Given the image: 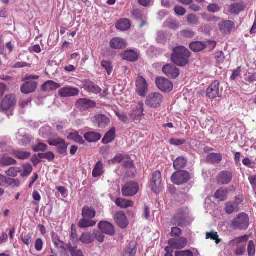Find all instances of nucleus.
Wrapping results in <instances>:
<instances>
[{"label": "nucleus", "mask_w": 256, "mask_h": 256, "mask_svg": "<svg viewBox=\"0 0 256 256\" xmlns=\"http://www.w3.org/2000/svg\"><path fill=\"white\" fill-rule=\"evenodd\" d=\"M190 57V51L183 46H178L174 48L171 58L176 66H184L188 64Z\"/></svg>", "instance_id": "nucleus-1"}, {"label": "nucleus", "mask_w": 256, "mask_h": 256, "mask_svg": "<svg viewBox=\"0 0 256 256\" xmlns=\"http://www.w3.org/2000/svg\"><path fill=\"white\" fill-rule=\"evenodd\" d=\"M230 226L234 230H245L249 226V217L245 212L237 214L230 222Z\"/></svg>", "instance_id": "nucleus-2"}, {"label": "nucleus", "mask_w": 256, "mask_h": 256, "mask_svg": "<svg viewBox=\"0 0 256 256\" xmlns=\"http://www.w3.org/2000/svg\"><path fill=\"white\" fill-rule=\"evenodd\" d=\"M16 104L14 96L10 94L6 96L2 100L0 108L2 111L9 116L13 114L12 110Z\"/></svg>", "instance_id": "nucleus-3"}, {"label": "nucleus", "mask_w": 256, "mask_h": 256, "mask_svg": "<svg viewBox=\"0 0 256 256\" xmlns=\"http://www.w3.org/2000/svg\"><path fill=\"white\" fill-rule=\"evenodd\" d=\"M164 98L161 94L158 92L150 94L146 98V104L152 108H158L162 104Z\"/></svg>", "instance_id": "nucleus-4"}, {"label": "nucleus", "mask_w": 256, "mask_h": 256, "mask_svg": "<svg viewBox=\"0 0 256 256\" xmlns=\"http://www.w3.org/2000/svg\"><path fill=\"white\" fill-rule=\"evenodd\" d=\"M190 179V173L186 170H178L174 172L171 176L172 183L180 185L186 183Z\"/></svg>", "instance_id": "nucleus-5"}, {"label": "nucleus", "mask_w": 256, "mask_h": 256, "mask_svg": "<svg viewBox=\"0 0 256 256\" xmlns=\"http://www.w3.org/2000/svg\"><path fill=\"white\" fill-rule=\"evenodd\" d=\"M243 202L242 196H237L234 201H229L225 204V212L227 214H230L234 212H238L240 210V205Z\"/></svg>", "instance_id": "nucleus-6"}, {"label": "nucleus", "mask_w": 256, "mask_h": 256, "mask_svg": "<svg viewBox=\"0 0 256 256\" xmlns=\"http://www.w3.org/2000/svg\"><path fill=\"white\" fill-rule=\"evenodd\" d=\"M48 142L50 146H56L57 152L58 154H67L68 144L66 143L63 139L59 138H50L48 140Z\"/></svg>", "instance_id": "nucleus-7"}, {"label": "nucleus", "mask_w": 256, "mask_h": 256, "mask_svg": "<svg viewBox=\"0 0 256 256\" xmlns=\"http://www.w3.org/2000/svg\"><path fill=\"white\" fill-rule=\"evenodd\" d=\"M136 92L138 96H145L148 91V85L146 79L138 76L136 81Z\"/></svg>", "instance_id": "nucleus-8"}, {"label": "nucleus", "mask_w": 256, "mask_h": 256, "mask_svg": "<svg viewBox=\"0 0 256 256\" xmlns=\"http://www.w3.org/2000/svg\"><path fill=\"white\" fill-rule=\"evenodd\" d=\"M139 186L137 183L130 182L126 184L122 188V195L125 196H134L138 190Z\"/></svg>", "instance_id": "nucleus-9"}, {"label": "nucleus", "mask_w": 256, "mask_h": 256, "mask_svg": "<svg viewBox=\"0 0 256 256\" xmlns=\"http://www.w3.org/2000/svg\"><path fill=\"white\" fill-rule=\"evenodd\" d=\"M152 190L156 193H159L162 188V176L159 170L154 172L150 183Z\"/></svg>", "instance_id": "nucleus-10"}, {"label": "nucleus", "mask_w": 256, "mask_h": 256, "mask_svg": "<svg viewBox=\"0 0 256 256\" xmlns=\"http://www.w3.org/2000/svg\"><path fill=\"white\" fill-rule=\"evenodd\" d=\"M219 86L220 82L217 80H214L206 90V96L211 99L220 97Z\"/></svg>", "instance_id": "nucleus-11"}, {"label": "nucleus", "mask_w": 256, "mask_h": 256, "mask_svg": "<svg viewBox=\"0 0 256 256\" xmlns=\"http://www.w3.org/2000/svg\"><path fill=\"white\" fill-rule=\"evenodd\" d=\"M156 83L158 88L164 92H169L172 90V82L168 80L160 77L156 78Z\"/></svg>", "instance_id": "nucleus-12"}, {"label": "nucleus", "mask_w": 256, "mask_h": 256, "mask_svg": "<svg viewBox=\"0 0 256 256\" xmlns=\"http://www.w3.org/2000/svg\"><path fill=\"white\" fill-rule=\"evenodd\" d=\"M220 32L224 34H230L235 28V24L232 20H224L218 24Z\"/></svg>", "instance_id": "nucleus-13"}, {"label": "nucleus", "mask_w": 256, "mask_h": 256, "mask_svg": "<svg viewBox=\"0 0 256 256\" xmlns=\"http://www.w3.org/2000/svg\"><path fill=\"white\" fill-rule=\"evenodd\" d=\"M77 107L82 111L92 108L96 106V103L87 98L79 99L76 102Z\"/></svg>", "instance_id": "nucleus-14"}, {"label": "nucleus", "mask_w": 256, "mask_h": 256, "mask_svg": "<svg viewBox=\"0 0 256 256\" xmlns=\"http://www.w3.org/2000/svg\"><path fill=\"white\" fill-rule=\"evenodd\" d=\"M188 242L185 238L181 237L180 238H170L168 241V244L176 250H181L187 245Z\"/></svg>", "instance_id": "nucleus-15"}, {"label": "nucleus", "mask_w": 256, "mask_h": 256, "mask_svg": "<svg viewBox=\"0 0 256 256\" xmlns=\"http://www.w3.org/2000/svg\"><path fill=\"white\" fill-rule=\"evenodd\" d=\"M162 72L168 77L176 78L180 75V72L175 66L171 64H167L162 68Z\"/></svg>", "instance_id": "nucleus-16"}, {"label": "nucleus", "mask_w": 256, "mask_h": 256, "mask_svg": "<svg viewBox=\"0 0 256 256\" xmlns=\"http://www.w3.org/2000/svg\"><path fill=\"white\" fill-rule=\"evenodd\" d=\"M98 228L100 231L108 235L112 236L115 233L113 225L106 221H101L98 224Z\"/></svg>", "instance_id": "nucleus-17"}, {"label": "nucleus", "mask_w": 256, "mask_h": 256, "mask_svg": "<svg viewBox=\"0 0 256 256\" xmlns=\"http://www.w3.org/2000/svg\"><path fill=\"white\" fill-rule=\"evenodd\" d=\"M114 219L116 224L122 228H125L128 224V220L125 214L122 211L116 212Z\"/></svg>", "instance_id": "nucleus-18"}, {"label": "nucleus", "mask_w": 256, "mask_h": 256, "mask_svg": "<svg viewBox=\"0 0 256 256\" xmlns=\"http://www.w3.org/2000/svg\"><path fill=\"white\" fill-rule=\"evenodd\" d=\"M140 52L138 50H130L124 51L121 55L123 60L134 62L138 60Z\"/></svg>", "instance_id": "nucleus-19"}, {"label": "nucleus", "mask_w": 256, "mask_h": 256, "mask_svg": "<svg viewBox=\"0 0 256 256\" xmlns=\"http://www.w3.org/2000/svg\"><path fill=\"white\" fill-rule=\"evenodd\" d=\"M188 214L186 210H180L176 214L174 218V223L180 226H182L185 224V221L188 217Z\"/></svg>", "instance_id": "nucleus-20"}, {"label": "nucleus", "mask_w": 256, "mask_h": 256, "mask_svg": "<svg viewBox=\"0 0 256 256\" xmlns=\"http://www.w3.org/2000/svg\"><path fill=\"white\" fill-rule=\"evenodd\" d=\"M144 104L138 102L136 107L130 114V118L134 120H140L144 115Z\"/></svg>", "instance_id": "nucleus-21"}, {"label": "nucleus", "mask_w": 256, "mask_h": 256, "mask_svg": "<svg viewBox=\"0 0 256 256\" xmlns=\"http://www.w3.org/2000/svg\"><path fill=\"white\" fill-rule=\"evenodd\" d=\"M79 90L76 88L70 86L66 87L60 89L58 91V94L62 97L72 96L78 94Z\"/></svg>", "instance_id": "nucleus-22"}, {"label": "nucleus", "mask_w": 256, "mask_h": 256, "mask_svg": "<svg viewBox=\"0 0 256 256\" xmlns=\"http://www.w3.org/2000/svg\"><path fill=\"white\" fill-rule=\"evenodd\" d=\"M127 42L124 39L116 37L113 38L110 42V46L114 49H122L125 48Z\"/></svg>", "instance_id": "nucleus-23"}, {"label": "nucleus", "mask_w": 256, "mask_h": 256, "mask_svg": "<svg viewBox=\"0 0 256 256\" xmlns=\"http://www.w3.org/2000/svg\"><path fill=\"white\" fill-rule=\"evenodd\" d=\"M38 86L37 82L30 81L25 82L21 87V91L25 94H30L35 91Z\"/></svg>", "instance_id": "nucleus-24"}, {"label": "nucleus", "mask_w": 256, "mask_h": 256, "mask_svg": "<svg viewBox=\"0 0 256 256\" xmlns=\"http://www.w3.org/2000/svg\"><path fill=\"white\" fill-rule=\"evenodd\" d=\"M232 178V172L228 171H222L220 173L218 180L222 184H226L231 182Z\"/></svg>", "instance_id": "nucleus-25"}, {"label": "nucleus", "mask_w": 256, "mask_h": 256, "mask_svg": "<svg viewBox=\"0 0 256 256\" xmlns=\"http://www.w3.org/2000/svg\"><path fill=\"white\" fill-rule=\"evenodd\" d=\"M84 88L88 92L94 94H98L101 91V88L98 86L90 81L86 82Z\"/></svg>", "instance_id": "nucleus-26"}, {"label": "nucleus", "mask_w": 256, "mask_h": 256, "mask_svg": "<svg viewBox=\"0 0 256 256\" xmlns=\"http://www.w3.org/2000/svg\"><path fill=\"white\" fill-rule=\"evenodd\" d=\"M116 205L121 208H126L128 207L133 206L134 202L130 200L122 198H117L115 200Z\"/></svg>", "instance_id": "nucleus-27"}, {"label": "nucleus", "mask_w": 256, "mask_h": 256, "mask_svg": "<svg viewBox=\"0 0 256 256\" xmlns=\"http://www.w3.org/2000/svg\"><path fill=\"white\" fill-rule=\"evenodd\" d=\"M96 122L100 128H104L110 123V119L104 114H98L96 116Z\"/></svg>", "instance_id": "nucleus-28"}, {"label": "nucleus", "mask_w": 256, "mask_h": 256, "mask_svg": "<svg viewBox=\"0 0 256 256\" xmlns=\"http://www.w3.org/2000/svg\"><path fill=\"white\" fill-rule=\"evenodd\" d=\"M60 87V85L52 80H48L43 84L42 89L44 92L56 90Z\"/></svg>", "instance_id": "nucleus-29"}, {"label": "nucleus", "mask_w": 256, "mask_h": 256, "mask_svg": "<svg viewBox=\"0 0 256 256\" xmlns=\"http://www.w3.org/2000/svg\"><path fill=\"white\" fill-rule=\"evenodd\" d=\"M96 210L92 208L84 206L82 210V216L83 218H86L92 220L96 216Z\"/></svg>", "instance_id": "nucleus-30"}, {"label": "nucleus", "mask_w": 256, "mask_h": 256, "mask_svg": "<svg viewBox=\"0 0 256 256\" xmlns=\"http://www.w3.org/2000/svg\"><path fill=\"white\" fill-rule=\"evenodd\" d=\"M84 138L88 142H96L101 138V135L94 132H86L84 135Z\"/></svg>", "instance_id": "nucleus-31"}, {"label": "nucleus", "mask_w": 256, "mask_h": 256, "mask_svg": "<svg viewBox=\"0 0 256 256\" xmlns=\"http://www.w3.org/2000/svg\"><path fill=\"white\" fill-rule=\"evenodd\" d=\"M206 47L205 42H194L190 44V50L194 52H198L204 50Z\"/></svg>", "instance_id": "nucleus-32"}, {"label": "nucleus", "mask_w": 256, "mask_h": 256, "mask_svg": "<svg viewBox=\"0 0 256 256\" xmlns=\"http://www.w3.org/2000/svg\"><path fill=\"white\" fill-rule=\"evenodd\" d=\"M130 21L126 18L120 20L116 24V28L122 31L127 30L130 28Z\"/></svg>", "instance_id": "nucleus-33"}, {"label": "nucleus", "mask_w": 256, "mask_h": 256, "mask_svg": "<svg viewBox=\"0 0 256 256\" xmlns=\"http://www.w3.org/2000/svg\"><path fill=\"white\" fill-rule=\"evenodd\" d=\"M136 246L135 242H130L124 250L123 256H135L136 252Z\"/></svg>", "instance_id": "nucleus-34"}, {"label": "nucleus", "mask_w": 256, "mask_h": 256, "mask_svg": "<svg viewBox=\"0 0 256 256\" xmlns=\"http://www.w3.org/2000/svg\"><path fill=\"white\" fill-rule=\"evenodd\" d=\"M96 224V222L90 219L83 218H82L78 223V226L80 228H84L88 227L94 226Z\"/></svg>", "instance_id": "nucleus-35"}, {"label": "nucleus", "mask_w": 256, "mask_h": 256, "mask_svg": "<svg viewBox=\"0 0 256 256\" xmlns=\"http://www.w3.org/2000/svg\"><path fill=\"white\" fill-rule=\"evenodd\" d=\"M116 130L114 128H111L105 135L102 140L104 144H108L112 142L115 138Z\"/></svg>", "instance_id": "nucleus-36"}, {"label": "nucleus", "mask_w": 256, "mask_h": 256, "mask_svg": "<svg viewBox=\"0 0 256 256\" xmlns=\"http://www.w3.org/2000/svg\"><path fill=\"white\" fill-rule=\"evenodd\" d=\"M80 240L84 244H90L94 241V236L90 232H84L80 238Z\"/></svg>", "instance_id": "nucleus-37"}, {"label": "nucleus", "mask_w": 256, "mask_h": 256, "mask_svg": "<svg viewBox=\"0 0 256 256\" xmlns=\"http://www.w3.org/2000/svg\"><path fill=\"white\" fill-rule=\"evenodd\" d=\"M67 138L68 140H72L80 144L84 143V140H83L82 138L79 135L78 132L76 130H72L69 134Z\"/></svg>", "instance_id": "nucleus-38"}, {"label": "nucleus", "mask_w": 256, "mask_h": 256, "mask_svg": "<svg viewBox=\"0 0 256 256\" xmlns=\"http://www.w3.org/2000/svg\"><path fill=\"white\" fill-rule=\"evenodd\" d=\"M244 8V6L243 3H235L232 4L230 6V12L231 14H238Z\"/></svg>", "instance_id": "nucleus-39"}, {"label": "nucleus", "mask_w": 256, "mask_h": 256, "mask_svg": "<svg viewBox=\"0 0 256 256\" xmlns=\"http://www.w3.org/2000/svg\"><path fill=\"white\" fill-rule=\"evenodd\" d=\"M187 163V160L182 156L178 158L174 162V168L176 170L184 168Z\"/></svg>", "instance_id": "nucleus-40"}, {"label": "nucleus", "mask_w": 256, "mask_h": 256, "mask_svg": "<svg viewBox=\"0 0 256 256\" xmlns=\"http://www.w3.org/2000/svg\"><path fill=\"white\" fill-rule=\"evenodd\" d=\"M222 160V156L220 154L212 153L206 157V161L212 164L219 163Z\"/></svg>", "instance_id": "nucleus-41"}, {"label": "nucleus", "mask_w": 256, "mask_h": 256, "mask_svg": "<svg viewBox=\"0 0 256 256\" xmlns=\"http://www.w3.org/2000/svg\"><path fill=\"white\" fill-rule=\"evenodd\" d=\"M164 26L165 28L176 30L180 28V24L176 20L169 19L164 22Z\"/></svg>", "instance_id": "nucleus-42"}, {"label": "nucleus", "mask_w": 256, "mask_h": 256, "mask_svg": "<svg viewBox=\"0 0 256 256\" xmlns=\"http://www.w3.org/2000/svg\"><path fill=\"white\" fill-rule=\"evenodd\" d=\"M186 20L188 24L197 26L200 24V18L195 14H190L186 16Z\"/></svg>", "instance_id": "nucleus-43"}, {"label": "nucleus", "mask_w": 256, "mask_h": 256, "mask_svg": "<svg viewBox=\"0 0 256 256\" xmlns=\"http://www.w3.org/2000/svg\"><path fill=\"white\" fill-rule=\"evenodd\" d=\"M102 164L100 161H98L95 166L93 171L92 176L94 177L100 176L104 172Z\"/></svg>", "instance_id": "nucleus-44"}, {"label": "nucleus", "mask_w": 256, "mask_h": 256, "mask_svg": "<svg viewBox=\"0 0 256 256\" xmlns=\"http://www.w3.org/2000/svg\"><path fill=\"white\" fill-rule=\"evenodd\" d=\"M214 196L216 198L220 200L224 201L228 197V190L226 189H220L216 192Z\"/></svg>", "instance_id": "nucleus-45"}, {"label": "nucleus", "mask_w": 256, "mask_h": 256, "mask_svg": "<svg viewBox=\"0 0 256 256\" xmlns=\"http://www.w3.org/2000/svg\"><path fill=\"white\" fill-rule=\"evenodd\" d=\"M248 239V236L247 235L240 236L231 240L229 243V246H237L240 243L246 242Z\"/></svg>", "instance_id": "nucleus-46"}, {"label": "nucleus", "mask_w": 256, "mask_h": 256, "mask_svg": "<svg viewBox=\"0 0 256 256\" xmlns=\"http://www.w3.org/2000/svg\"><path fill=\"white\" fill-rule=\"evenodd\" d=\"M100 64L102 67L106 70L108 75H110L112 73L113 70V66L110 62L102 60Z\"/></svg>", "instance_id": "nucleus-47"}, {"label": "nucleus", "mask_w": 256, "mask_h": 256, "mask_svg": "<svg viewBox=\"0 0 256 256\" xmlns=\"http://www.w3.org/2000/svg\"><path fill=\"white\" fill-rule=\"evenodd\" d=\"M16 160L14 158L6 156L2 157L0 160V164L3 166H8L16 164Z\"/></svg>", "instance_id": "nucleus-48"}, {"label": "nucleus", "mask_w": 256, "mask_h": 256, "mask_svg": "<svg viewBox=\"0 0 256 256\" xmlns=\"http://www.w3.org/2000/svg\"><path fill=\"white\" fill-rule=\"evenodd\" d=\"M14 154L19 159L25 160L30 156V153L28 152L14 150Z\"/></svg>", "instance_id": "nucleus-49"}, {"label": "nucleus", "mask_w": 256, "mask_h": 256, "mask_svg": "<svg viewBox=\"0 0 256 256\" xmlns=\"http://www.w3.org/2000/svg\"><path fill=\"white\" fill-rule=\"evenodd\" d=\"M68 250L71 256H84L82 251L78 249L76 246H68Z\"/></svg>", "instance_id": "nucleus-50"}, {"label": "nucleus", "mask_w": 256, "mask_h": 256, "mask_svg": "<svg viewBox=\"0 0 256 256\" xmlns=\"http://www.w3.org/2000/svg\"><path fill=\"white\" fill-rule=\"evenodd\" d=\"M48 148V146L42 142H38L37 144L32 146V149L34 152L45 151Z\"/></svg>", "instance_id": "nucleus-51"}, {"label": "nucleus", "mask_w": 256, "mask_h": 256, "mask_svg": "<svg viewBox=\"0 0 256 256\" xmlns=\"http://www.w3.org/2000/svg\"><path fill=\"white\" fill-rule=\"evenodd\" d=\"M206 239L210 238L211 240H215L216 244H219L220 242V240L218 238V232H206Z\"/></svg>", "instance_id": "nucleus-52"}, {"label": "nucleus", "mask_w": 256, "mask_h": 256, "mask_svg": "<svg viewBox=\"0 0 256 256\" xmlns=\"http://www.w3.org/2000/svg\"><path fill=\"white\" fill-rule=\"evenodd\" d=\"M20 172V168L18 167H11L6 172V174L8 176L15 177L17 176L18 173Z\"/></svg>", "instance_id": "nucleus-53"}, {"label": "nucleus", "mask_w": 256, "mask_h": 256, "mask_svg": "<svg viewBox=\"0 0 256 256\" xmlns=\"http://www.w3.org/2000/svg\"><path fill=\"white\" fill-rule=\"evenodd\" d=\"M248 256H254L256 254L255 245L252 240H250L248 242Z\"/></svg>", "instance_id": "nucleus-54"}, {"label": "nucleus", "mask_w": 256, "mask_h": 256, "mask_svg": "<svg viewBox=\"0 0 256 256\" xmlns=\"http://www.w3.org/2000/svg\"><path fill=\"white\" fill-rule=\"evenodd\" d=\"M32 170V167L29 164H26L24 166V171L22 174V176H29Z\"/></svg>", "instance_id": "nucleus-55"}, {"label": "nucleus", "mask_w": 256, "mask_h": 256, "mask_svg": "<svg viewBox=\"0 0 256 256\" xmlns=\"http://www.w3.org/2000/svg\"><path fill=\"white\" fill-rule=\"evenodd\" d=\"M38 156L40 158H46L50 161L53 160L54 158V154L50 152L44 154L40 153L38 154Z\"/></svg>", "instance_id": "nucleus-56"}, {"label": "nucleus", "mask_w": 256, "mask_h": 256, "mask_svg": "<svg viewBox=\"0 0 256 256\" xmlns=\"http://www.w3.org/2000/svg\"><path fill=\"white\" fill-rule=\"evenodd\" d=\"M221 8H222L216 4H211L207 6L208 10L213 13L219 12Z\"/></svg>", "instance_id": "nucleus-57"}, {"label": "nucleus", "mask_w": 256, "mask_h": 256, "mask_svg": "<svg viewBox=\"0 0 256 256\" xmlns=\"http://www.w3.org/2000/svg\"><path fill=\"white\" fill-rule=\"evenodd\" d=\"M181 34L186 38H192L194 36L195 33L192 30L188 28L182 31Z\"/></svg>", "instance_id": "nucleus-58"}, {"label": "nucleus", "mask_w": 256, "mask_h": 256, "mask_svg": "<svg viewBox=\"0 0 256 256\" xmlns=\"http://www.w3.org/2000/svg\"><path fill=\"white\" fill-rule=\"evenodd\" d=\"M116 115L119 118V119L124 123H127L130 121L129 118L126 112H117Z\"/></svg>", "instance_id": "nucleus-59"}, {"label": "nucleus", "mask_w": 256, "mask_h": 256, "mask_svg": "<svg viewBox=\"0 0 256 256\" xmlns=\"http://www.w3.org/2000/svg\"><path fill=\"white\" fill-rule=\"evenodd\" d=\"M132 14L133 18L137 20H139L145 16L142 12L138 9L133 10Z\"/></svg>", "instance_id": "nucleus-60"}, {"label": "nucleus", "mask_w": 256, "mask_h": 256, "mask_svg": "<svg viewBox=\"0 0 256 256\" xmlns=\"http://www.w3.org/2000/svg\"><path fill=\"white\" fill-rule=\"evenodd\" d=\"M175 256H194V254L191 250H186L176 252Z\"/></svg>", "instance_id": "nucleus-61"}, {"label": "nucleus", "mask_w": 256, "mask_h": 256, "mask_svg": "<svg viewBox=\"0 0 256 256\" xmlns=\"http://www.w3.org/2000/svg\"><path fill=\"white\" fill-rule=\"evenodd\" d=\"M182 234L181 230L178 227H174L172 228L170 235L172 237H179Z\"/></svg>", "instance_id": "nucleus-62"}, {"label": "nucleus", "mask_w": 256, "mask_h": 256, "mask_svg": "<svg viewBox=\"0 0 256 256\" xmlns=\"http://www.w3.org/2000/svg\"><path fill=\"white\" fill-rule=\"evenodd\" d=\"M174 10L176 14L178 16H183L186 12V10L181 6H176Z\"/></svg>", "instance_id": "nucleus-63"}, {"label": "nucleus", "mask_w": 256, "mask_h": 256, "mask_svg": "<svg viewBox=\"0 0 256 256\" xmlns=\"http://www.w3.org/2000/svg\"><path fill=\"white\" fill-rule=\"evenodd\" d=\"M172 144L174 146H180L186 143L184 140H179L178 138H171L170 141Z\"/></svg>", "instance_id": "nucleus-64"}]
</instances>
